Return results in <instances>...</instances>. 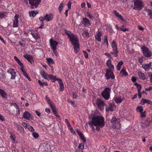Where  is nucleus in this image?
Instances as JSON below:
<instances>
[{
    "label": "nucleus",
    "mask_w": 152,
    "mask_h": 152,
    "mask_svg": "<svg viewBox=\"0 0 152 152\" xmlns=\"http://www.w3.org/2000/svg\"><path fill=\"white\" fill-rule=\"evenodd\" d=\"M102 35L101 32L98 31L96 35H95L96 39L98 42H100L101 41V36Z\"/></svg>",
    "instance_id": "obj_19"
},
{
    "label": "nucleus",
    "mask_w": 152,
    "mask_h": 152,
    "mask_svg": "<svg viewBox=\"0 0 152 152\" xmlns=\"http://www.w3.org/2000/svg\"><path fill=\"white\" fill-rule=\"evenodd\" d=\"M120 74H121L122 75L124 76H126L128 75V73L124 69H122L120 71Z\"/></svg>",
    "instance_id": "obj_34"
},
{
    "label": "nucleus",
    "mask_w": 152,
    "mask_h": 152,
    "mask_svg": "<svg viewBox=\"0 0 152 152\" xmlns=\"http://www.w3.org/2000/svg\"><path fill=\"white\" fill-rule=\"evenodd\" d=\"M6 78L4 72L1 69H0V79L1 80L4 81Z\"/></svg>",
    "instance_id": "obj_20"
},
{
    "label": "nucleus",
    "mask_w": 152,
    "mask_h": 152,
    "mask_svg": "<svg viewBox=\"0 0 152 152\" xmlns=\"http://www.w3.org/2000/svg\"><path fill=\"white\" fill-rule=\"evenodd\" d=\"M134 85L136 86L138 90V93L140 92V90L141 89V85L140 84H139L137 83H134Z\"/></svg>",
    "instance_id": "obj_35"
},
{
    "label": "nucleus",
    "mask_w": 152,
    "mask_h": 152,
    "mask_svg": "<svg viewBox=\"0 0 152 152\" xmlns=\"http://www.w3.org/2000/svg\"><path fill=\"white\" fill-rule=\"evenodd\" d=\"M139 75L141 79H142L143 80H145V75L144 73H142V72H140L139 73Z\"/></svg>",
    "instance_id": "obj_40"
},
{
    "label": "nucleus",
    "mask_w": 152,
    "mask_h": 152,
    "mask_svg": "<svg viewBox=\"0 0 152 152\" xmlns=\"http://www.w3.org/2000/svg\"><path fill=\"white\" fill-rule=\"evenodd\" d=\"M18 63L21 67V68H24V66L20 61H19Z\"/></svg>",
    "instance_id": "obj_59"
},
{
    "label": "nucleus",
    "mask_w": 152,
    "mask_h": 152,
    "mask_svg": "<svg viewBox=\"0 0 152 152\" xmlns=\"http://www.w3.org/2000/svg\"><path fill=\"white\" fill-rule=\"evenodd\" d=\"M45 16V20L48 22L53 19V15L52 13H50L48 14H46Z\"/></svg>",
    "instance_id": "obj_15"
},
{
    "label": "nucleus",
    "mask_w": 152,
    "mask_h": 152,
    "mask_svg": "<svg viewBox=\"0 0 152 152\" xmlns=\"http://www.w3.org/2000/svg\"><path fill=\"white\" fill-rule=\"evenodd\" d=\"M104 43H105L107 44V47H108V43L107 40V37L106 35H105L104 36Z\"/></svg>",
    "instance_id": "obj_46"
},
{
    "label": "nucleus",
    "mask_w": 152,
    "mask_h": 152,
    "mask_svg": "<svg viewBox=\"0 0 152 152\" xmlns=\"http://www.w3.org/2000/svg\"><path fill=\"white\" fill-rule=\"evenodd\" d=\"M115 109V105H110L108 107L106 108V111H112L114 110Z\"/></svg>",
    "instance_id": "obj_21"
},
{
    "label": "nucleus",
    "mask_w": 152,
    "mask_h": 152,
    "mask_svg": "<svg viewBox=\"0 0 152 152\" xmlns=\"http://www.w3.org/2000/svg\"><path fill=\"white\" fill-rule=\"evenodd\" d=\"M24 56L31 64H33L34 62L32 56L31 55H29L28 54H26L25 55H24Z\"/></svg>",
    "instance_id": "obj_16"
},
{
    "label": "nucleus",
    "mask_w": 152,
    "mask_h": 152,
    "mask_svg": "<svg viewBox=\"0 0 152 152\" xmlns=\"http://www.w3.org/2000/svg\"><path fill=\"white\" fill-rule=\"evenodd\" d=\"M28 130L31 132H33L34 130L33 127L31 126H28Z\"/></svg>",
    "instance_id": "obj_49"
},
{
    "label": "nucleus",
    "mask_w": 152,
    "mask_h": 152,
    "mask_svg": "<svg viewBox=\"0 0 152 152\" xmlns=\"http://www.w3.org/2000/svg\"><path fill=\"white\" fill-rule=\"evenodd\" d=\"M5 15H4V12H0V18H2L4 17Z\"/></svg>",
    "instance_id": "obj_57"
},
{
    "label": "nucleus",
    "mask_w": 152,
    "mask_h": 152,
    "mask_svg": "<svg viewBox=\"0 0 152 152\" xmlns=\"http://www.w3.org/2000/svg\"><path fill=\"white\" fill-rule=\"evenodd\" d=\"M77 132L79 136L80 137L81 139L83 140V142H86V140L84 138V135L81 133V132L79 130H77Z\"/></svg>",
    "instance_id": "obj_17"
},
{
    "label": "nucleus",
    "mask_w": 152,
    "mask_h": 152,
    "mask_svg": "<svg viewBox=\"0 0 152 152\" xmlns=\"http://www.w3.org/2000/svg\"><path fill=\"white\" fill-rule=\"evenodd\" d=\"M123 64V62L122 60L120 61L118 63L117 66L118 70L119 71L121 69V66Z\"/></svg>",
    "instance_id": "obj_30"
},
{
    "label": "nucleus",
    "mask_w": 152,
    "mask_h": 152,
    "mask_svg": "<svg viewBox=\"0 0 152 152\" xmlns=\"http://www.w3.org/2000/svg\"><path fill=\"white\" fill-rule=\"evenodd\" d=\"M45 111L48 114L50 113V110L48 108H46L45 109Z\"/></svg>",
    "instance_id": "obj_63"
},
{
    "label": "nucleus",
    "mask_w": 152,
    "mask_h": 152,
    "mask_svg": "<svg viewBox=\"0 0 152 152\" xmlns=\"http://www.w3.org/2000/svg\"><path fill=\"white\" fill-rule=\"evenodd\" d=\"M40 73L42 77L44 79L48 80V75L47 73L43 71H41L40 72Z\"/></svg>",
    "instance_id": "obj_24"
},
{
    "label": "nucleus",
    "mask_w": 152,
    "mask_h": 152,
    "mask_svg": "<svg viewBox=\"0 0 152 152\" xmlns=\"http://www.w3.org/2000/svg\"><path fill=\"white\" fill-rule=\"evenodd\" d=\"M45 152H48L51 151L50 145L49 144H47L45 147Z\"/></svg>",
    "instance_id": "obj_27"
},
{
    "label": "nucleus",
    "mask_w": 152,
    "mask_h": 152,
    "mask_svg": "<svg viewBox=\"0 0 152 152\" xmlns=\"http://www.w3.org/2000/svg\"><path fill=\"white\" fill-rule=\"evenodd\" d=\"M87 15L89 17V18L91 19H94L95 18L94 16L91 15L89 13H87Z\"/></svg>",
    "instance_id": "obj_53"
},
{
    "label": "nucleus",
    "mask_w": 152,
    "mask_h": 152,
    "mask_svg": "<svg viewBox=\"0 0 152 152\" xmlns=\"http://www.w3.org/2000/svg\"><path fill=\"white\" fill-rule=\"evenodd\" d=\"M31 34L36 39H38L39 38V36L37 33H31Z\"/></svg>",
    "instance_id": "obj_29"
},
{
    "label": "nucleus",
    "mask_w": 152,
    "mask_h": 152,
    "mask_svg": "<svg viewBox=\"0 0 152 152\" xmlns=\"http://www.w3.org/2000/svg\"><path fill=\"white\" fill-rule=\"evenodd\" d=\"M20 70H21L22 72H23V74L25 75L26 77V76L27 75H28L26 72L25 71V70L23 69V68H21Z\"/></svg>",
    "instance_id": "obj_54"
},
{
    "label": "nucleus",
    "mask_w": 152,
    "mask_h": 152,
    "mask_svg": "<svg viewBox=\"0 0 152 152\" xmlns=\"http://www.w3.org/2000/svg\"><path fill=\"white\" fill-rule=\"evenodd\" d=\"M64 86L63 84L59 85V90L61 91H62L64 90Z\"/></svg>",
    "instance_id": "obj_47"
},
{
    "label": "nucleus",
    "mask_w": 152,
    "mask_h": 152,
    "mask_svg": "<svg viewBox=\"0 0 152 152\" xmlns=\"http://www.w3.org/2000/svg\"><path fill=\"white\" fill-rule=\"evenodd\" d=\"M105 76L107 80L111 78L113 80L114 79L115 76L113 75V71L110 69H107L106 70V73Z\"/></svg>",
    "instance_id": "obj_6"
},
{
    "label": "nucleus",
    "mask_w": 152,
    "mask_h": 152,
    "mask_svg": "<svg viewBox=\"0 0 152 152\" xmlns=\"http://www.w3.org/2000/svg\"><path fill=\"white\" fill-rule=\"evenodd\" d=\"M107 66L109 67V68H110L109 69H113V70L114 69V66L112 64H111V65H108V66Z\"/></svg>",
    "instance_id": "obj_62"
},
{
    "label": "nucleus",
    "mask_w": 152,
    "mask_h": 152,
    "mask_svg": "<svg viewBox=\"0 0 152 152\" xmlns=\"http://www.w3.org/2000/svg\"><path fill=\"white\" fill-rule=\"evenodd\" d=\"M16 109V110L17 111V115H19L20 114V110L18 105H14Z\"/></svg>",
    "instance_id": "obj_36"
},
{
    "label": "nucleus",
    "mask_w": 152,
    "mask_h": 152,
    "mask_svg": "<svg viewBox=\"0 0 152 152\" xmlns=\"http://www.w3.org/2000/svg\"><path fill=\"white\" fill-rule=\"evenodd\" d=\"M96 104H104V102L100 99H97L96 102Z\"/></svg>",
    "instance_id": "obj_32"
},
{
    "label": "nucleus",
    "mask_w": 152,
    "mask_h": 152,
    "mask_svg": "<svg viewBox=\"0 0 152 152\" xmlns=\"http://www.w3.org/2000/svg\"><path fill=\"white\" fill-rule=\"evenodd\" d=\"M78 148L80 150H83L84 148V145L82 143H80L78 146Z\"/></svg>",
    "instance_id": "obj_48"
},
{
    "label": "nucleus",
    "mask_w": 152,
    "mask_h": 152,
    "mask_svg": "<svg viewBox=\"0 0 152 152\" xmlns=\"http://www.w3.org/2000/svg\"><path fill=\"white\" fill-rule=\"evenodd\" d=\"M120 121V119L119 118H116L113 117L111 120V122L113 126H115L116 124H118Z\"/></svg>",
    "instance_id": "obj_13"
},
{
    "label": "nucleus",
    "mask_w": 152,
    "mask_h": 152,
    "mask_svg": "<svg viewBox=\"0 0 152 152\" xmlns=\"http://www.w3.org/2000/svg\"><path fill=\"white\" fill-rule=\"evenodd\" d=\"M46 60L48 64H54L55 63L53 59L51 58H47Z\"/></svg>",
    "instance_id": "obj_37"
},
{
    "label": "nucleus",
    "mask_w": 152,
    "mask_h": 152,
    "mask_svg": "<svg viewBox=\"0 0 152 152\" xmlns=\"http://www.w3.org/2000/svg\"><path fill=\"white\" fill-rule=\"evenodd\" d=\"M91 117L90 118L91 119V121L88 122V124L91 126L93 124L96 126V129L98 131L100 130V128H102L104 126V118L99 115V113H92Z\"/></svg>",
    "instance_id": "obj_1"
},
{
    "label": "nucleus",
    "mask_w": 152,
    "mask_h": 152,
    "mask_svg": "<svg viewBox=\"0 0 152 152\" xmlns=\"http://www.w3.org/2000/svg\"><path fill=\"white\" fill-rule=\"evenodd\" d=\"M113 13L117 17L119 18L122 20H123L122 16L121 15H120L116 10H114Z\"/></svg>",
    "instance_id": "obj_25"
},
{
    "label": "nucleus",
    "mask_w": 152,
    "mask_h": 152,
    "mask_svg": "<svg viewBox=\"0 0 152 152\" xmlns=\"http://www.w3.org/2000/svg\"><path fill=\"white\" fill-rule=\"evenodd\" d=\"M142 67L146 70L148 71L150 69V67H149L148 65L147 64H143L142 66Z\"/></svg>",
    "instance_id": "obj_39"
},
{
    "label": "nucleus",
    "mask_w": 152,
    "mask_h": 152,
    "mask_svg": "<svg viewBox=\"0 0 152 152\" xmlns=\"http://www.w3.org/2000/svg\"><path fill=\"white\" fill-rule=\"evenodd\" d=\"M16 127L18 129L20 132H23L24 131V129L23 127L19 125H17Z\"/></svg>",
    "instance_id": "obj_43"
},
{
    "label": "nucleus",
    "mask_w": 152,
    "mask_h": 152,
    "mask_svg": "<svg viewBox=\"0 0 152 152\" xmlns=\"http://www.w3.org/2000/svg\"><path fill=\"white\" fill-rule=\"evenodd\" d=\"M78 39L77 41L72 42V44L74 47V49L75 52H77L79 50V44L78 43Z\"/></svg>",
    "instance_id": "obj_8"
},
{
    "label": "nucleus",
    "mask_w": 152,
    "mask_h": 152,
    "mask_svg": "<svg viewBox=\"0 0 152 152\" xmlns=\"http://www.w3.org/2000/svg\"><path fill=\"white\" fill-rule=\"evenodd\" d=\"M52 109V111L54 114H57V110L55 106V105H50Z\"/></svg>",
    "instance_id": "obj_31"
},
{
    "label": "nucleus",
    "mask_w": 152,
    "mask_h": 152,
    "mask_svg": "<svg viewBox=\"0 0 152 152\" xmlns=\"http://www.w3.org/2000/svg\"><path fill=\"white\" fill-rule=\"evenodd\" d=\"M145 11L147 12L148 15L149 16V18L152 19V10L147 8L145 7L144 9Z\"/></svg>",
    "instance_id": "obj_22"
},
{
    "label": "nucleus",
    "mask_w": 152,
    "mask_h": 152,
    "mask_svg": "<svg viewBox=\"0 0 152 152\" xmlns=\"http://www.w3.org/2000/svg\"><path fill=\"white\" fill-rule=\"evenodd\" d=\"M119 30L124 32H125L126 31H128L129 30L128 28H126L124 26L122 25L120 28Z\"/></svg>",
    "instance_id": "obj_41"
},
{
    "label": "nucleus",
    "mask_w": 152,
    "mask_h": 152,
    "mask_svg": "<svg viewBox=\"0 0 152 152\" xmlns=\"http://www.w3.org/2000/svg\"><path fill=\"white\" fill-rule=\"evenodd\" d=\"M50 46L51 49L57 48V46L58 44L57 42L52 39H50Z\"/></svg>",
    "instance_id": "obj_12"
},
{
    "label": "nucleus",
    "mask_w": 152,
    "mask_h": 152,
    "mask_svg": "<svg viewBox=\"0 0 152 152\" xmlns=\"http://www.w3.org/2000/svg\"><path fill=\"white\" fill-rule=\"evenodd\" d=\"M110 90H111L109 88H106L104 89L101 95L105 99L107 100L110 98Z\"/></svg>",
    "instance_id": "obj_3"
},
{
    "label": "nucleus",
    "mask_w": 152,
    "mask_h": 152,
    "mask_svg": "<svg viewBox=\"0 0 152 152\" xmlns=\"http://www.w3.org/2000/svg\"><path fill=\"white\" fill-rule=\"evenodd\" d=\"M143 108L141 106H137L136 108V110L140 112H141L143 110Z\"/></svg>",
    "instance_id": "obj_44"
},
{
    "label": "nucleus",
    "mask_w": 152,
    "mask_h": 152,
    "mask_svg": "<svg viewBox=\"0 0 152 152\" xmlns=\"http://www.w3.org/2000/svg\"><path fill=\"white\" fill-rule=\"evenodd\" d=\"M148 76L150 77V79L151 82L152 83V74L150 73Z\"/></svg>",
    "instance_id": "obj_64"
},
{
    "label": "nucleus",
    "mask_w": 152,
    "mask_h": 152,
    "mask_svg": "<svg viewBox=\"0 0 152 152\" xmlns=\"http://www.w3.org/2000/svg\"><path fill=\"white\" fill-rule=\"evenodd\" d=\"M23 117L27 120H31L32 119L31 114L27 111L24 113Z\"/></svg>",
    "instance_id": "obj_11"
},
{
    "label": "nucleus",
    "mask_w": 152,
    "mask_h": 152,
    "mask_svg": "<svg viewBox=\"0 0 152 152\" xmlns=\"http://www.w3.org/2000/svg\"><path fill=\"white\" fill-rule=\"evenodd\" d=\"M7 72L11 75V80L14 79L15 78L16 72L14 69H10L7 71Z\"/></svg>",
    "instance_id": "obj_9"
},
{
    "label": "nucleus",
    "mask_w": 152,
    "mask_h": 152,
    "mask_svg": "<svg viewBox=\"0 0 152 152\" xmlns=\"http://www.w3.org/2000/svg\"><path fill=\"white\" fill-rule=\"evenodd\" d=\"M46 99L47 102H48V103L50 104H51V101L50 100L49 98L47 96H46Z\"/></svg>",
    "instance_id": "obj_60"
},
{
    "label": "nucleus",
    "mask_w": 152,
    "mask_h": 152,
    "mask_svg": "<svg viewBox=\"0 0 152 152\" xmlns=\"http://www.w3.org/2000/svg\"><path fill=\"white\" fill-rule=\"evenodd\" d=\"M45 16H44V17H40L39 18V20H40V21H42V22H43V21L44 20H45Z\"/></svg>",
    "instance_id": "obj_61"
},
{
    "label": "nucleus",
    "mask_w": 152,
    "mask_h": 152,
    "mask_svg": "<svg viewBox=\"0 0 152 152\" xmlns=\"http://www.w3.org/2000/svg\"><path fill=\"white\" fill-rule=\"evenodd\" d=\"M64 31L65 33L68 36V37L71 41L72 42L77 40V37L72 34L71 33L70 31L66 30H64Z\"/></svg>",
    "instance_id": "obj_4"
},
{
    "label": "nucleus",
    "mask_w": 152,
    "mask_h": 152,
    "mask_svg": "<svg viewBox=\"0 0 152 152\" xmlns=\"http://www.w3.org/2000/svg\"><path fill=\"white\" fill-rule=\"evenodd\" d=\"M152 104V102L151 100H149L145 99H142L140 102V104Z\"/></svg>",
    "instance_id": "obj_18"
},
{
    "label": "nucleus",
    "mask_w": 152,
    "mask_h": 152,
    "mask_svg": "<svg viewBox=\"0 0 152 152\" xmlns=\"http://www.w3.org/2000/svg\"><path fill=\"white\" fill-rule=\"evenodd\" d=\"M0 95L4 98H6L7 97V94L3 90L0 89Z\"/></svg>",
    "instance_id": "obj_23"
},
{
    "label": "nucleus",
    "mask_w": 152,
    "mask_h": 152,
    "mask_svg": "<svg viewBox=\"0 0 152 152\" xmlns=\"http://www.w3.org/2000/svg\"><path fill=\"white\" fill-rule=\"evenodd\" d=\"M29 4L32 8H37L41 2V0H29Z\"/></svg>",
    "instance_id": "obj_7"
},
{
    "label": "nucleus",
    "mask_w": 152,
    "mask_h": 152,
    "mask_svg": "<svg viewBox=\"0 0 152 152\" xmlns=\"http://www.w3.org/2000/svg\"><path fill=\"white\" fill-rule=\"evenodd\" d=\"M81 23L86 26H89L91 25L89 20L86 18H83Z\"/></svg>",
    "instance_id": "obj_14"
},
{
    "label": "nucleus",
    "mask_w": 152,
    "mask_h": 152,
    "mask_svg": "<svg viewBox=\"0 0 152 152\" xmlns=\"http://www.w3.org/2000/svg\"><path fill=\"white\" fill-rule=\"evenodd\" d=\"M58 81V83L59 84V85H61L63 84V81L61 79H58L57 78V80Z\"/></svg>",
    "instance_id": "obj_58"
},
{
    "label": "nucleus",
    "mask_w": 152,
    "mask_h": 152,
    "mask_svg": "<svg viewBox=\"0 0 152 152\" xmlns=\"http://www.w3.org/2000/svg\"><path fill=\"white\" fill-rule=\"evenodd\" d=\"M145 111L144 112H140V115L141 117L143 118L146 117V115L145 114Z\"/></svg>",
    "instance_id": "obj_51"
},
{
    "label": "nucleus",
    "mask_w": 152,
    "mask_h": 152,
    "mask_svg": "<svg viewBox=\"0 0 152 152\" xmlns=\"http://www.w3.org/2000/svg\"><path fill=\"white\" fill-rule=\"evenodd\" d=\"M83 52L84 53V55L86 58H88V55L87 53V52L86 51H83Z\"/></svg>",
    "instance_id": "obj_55"
},
{
    "label": "nucleus",
    "mask_w": 152,
    "mask_h": 152,
    "mask_svg": "<svg viewBox=\"0 0 152 152\" xmlns=\"http://www.w3.org/2000/svg\"><path fill=\"white\" fill-rule=\"evenodd\" d=\"M113 52H110V53L112 54H114L115 57H116L118 56V50H115V49H113Z\"/></svg>",
    "instance_id": "obj_42"
},
{
    "label": "nucleus",
    "mask_w": 152,
    "mask_h": 152,
    "mask_svg": "<svg viewBox=\"0 0 152 152\" xmlns=\"http://www.w3.org/2000/svg\"><path fill=\"white\" fill-rule=\"evenodd\" d=\"M32 134L33 137L35 139H37L39 137V134L36 132H33L32 133Z\"/></svg>",
    "instance_id": "obj_45"
},
{
    "label": "nucleus",
    "mask_w": 152,
    "mask_h": 152,
    "mask_svg": "<svg viewBox=\"0 0 152 152\" xmlns=\"http://www.w3.org/2000/svg\"><path fill=\"white\" fill-rule=\"evenodd\" d=\"M63 4L62 3H61L60 5L58 7L59 10L60 11V12H61L63 8Z\"/></svg>",
    "instance_id": "obj_50"
},
{
    "label": "nucleus",
    "mask_w": 152,
    "mask_h": 152,
    "mask_svg": "<svg viewBox=\"0 0 152 152\" xmlns=\"http://www.w3.org/2000/svg\"><path fill=\"white\" fill-rule=\"evenodd\" d=\"M132 2L133 3V5L132 7L134 10L140 11L144 6V3L141 0H132Z\"/></svg>",
    "instance_id": "obj_2"
},
{
    "label": "nucleus",
    "mask_w": 152,
    "mask_h": 152,
    "mask_svg": "<svg viewBox=\"0 0 152 152\" xmlns=\"http://www.w3.org/2000/svg\"><path fill=\"white\" fill-rule=\"evenodd\" d=\"M106 64L107 66L111 65V61L110 58L107 61Z\"/></svg>",
    "instance_id": "obj_56"
},
{
    "label": "nucleus",
    "mask_w": 152,
    "mask_h": 152,
    "mask_svg": "<svg viewBox=\"0 0 152 152\" xmlns=\"http://www.w3.org/2000/svg\"><path fill=\"white\" fill-rule=\"evenodd\" d=\"M84 32L86 37H89V34L88 32V30H85L84 31Z\"/></svg>",
    "instance_id": "obj_52"
},
{
    "label": "nucleus",
    "mask_w": 152,
    "mask_h": 152,
    "mask_svg": "<svg viewBox=\"0 0 152 152\" xmlns=\"http://www.w3.org/2000/svg\"><path fill=\"white\" fill-rule=\"evenodd\" d=\"M38 12V11H33L29 12V15L30 16L34 17L37 13Z\"/></svg>",
    "instance_id": "obj_28"
},
{
    "label": "nucleus",
    "mask_w": 152,
    "mask_h": 152,
    "mask_svg": "<svg viewBox=\"0 0 152 152\" xmlns=\"http://www.w3.org/2000/svg\"><path fill=\"white\" fill-rule=\"evenodd\" d=\"M48 76L50 79L52 80L53 82H54L56 80H57L58 78H56V76H54L52 74L49 75Z\"/></svg>",
    "instance_id": "obj_26"
},
{
    "label": "nucleus",
    "mask_w": 152,
    "mask_h": 152,
    "mask_svg": "<svg viewBox=\"0 0 152 152\" xmlns=\"http://www.w3.org/2000/svg\"><path fill=\"white\" fill-rule=\"evenodd\" d=\"M112 44L113 45L112 48H113V49H115V50H118L116 44L114 40L112 42Z\"/></svg>",
    "instance_id": "obj_38"
},
{
    "label": "nucleus",
    "mask_w": 152,
    "mask_h": 152,
    "mask_svg": "<svg viewBox=\"0 0 152 152\" xmlns=\"http://www.w3.org/2000/svg\"><path fill=\"white\" fill-rule=\"evenodd\" d=\"M19 15L16 14L14 17V18L13 20V27L14 28H16L18 27V23L19 22L18 18Z\"/></svg>",
    "instance_id": "obj_10"
},
{
    "label": "nucleus",
    "mask_w": 152,
    "mask_h": 152,
    "mask_svg": "<svg viewBox=\"0 0 152 152\" xmlns=\"http://www.w3.org/2000/svg\"><path fill=\"white\" fill-rule=\"evenodd\" d=\"M141 49L142 50L144 55L146 57H150L152 54L151 52L145 46L142 47Z\"/></svg>",
    "instance_id": "obj_5"
},
{
    "label": "nucleus",
    "mask_w": 152,
    "mask_h": 152,
    "mask_svg": "<svg viewBox=\"0 0 152 152\" xmlns=\"http://www.w3.org/2000/svg\"><path fill=\"white\" fill-rule=\"evenodd\" d=\"M114 100L117 103H120L122 101V99L119 97H116L115 98Z\"/></svg>",
    "instance_id": "obj_33"
}]
</instances>
